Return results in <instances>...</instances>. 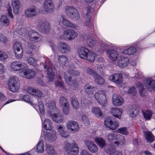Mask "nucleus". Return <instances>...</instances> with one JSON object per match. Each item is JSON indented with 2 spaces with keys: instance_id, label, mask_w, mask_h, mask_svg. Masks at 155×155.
<instances>
[{
  "instance_id": "obj_1",
  "label": "nucleus",
  "mask_w": 155,
  "mask_h": 155,
  "mask_svg": "<svg viewBox=\"0 0 155 155\" xmlns=\"http://www.w3.org/2000/svg\"><path fill=\"white\" fill-rule=\"evenodd\" d=\"M30 30L28 27L22 28L18 31L20 35L24 36L25 38L28 37L30 40L33 43H37L40 41L42 38V36L38 33L33 30Z\"/></svg>"
},
{
  "instance_id": "obj_2",
  "label": "nucleus",
  "mask_w": 155,
  "mask_h": 155,
  "mask_svg": "<svg viewBox=\"0 0 155 155\" xmlns=\"http://www.w3.org/2000/svg\"><path fill=\"white\" fill-rule=\"evenodd\" d=\"M70 74L74 76H78L80 74L79 71L72 69H68V71L64 72V78L66 82L71 86V88L73 90H76L79 86L78 84L76 79L71 80L70 76L68 77V75Z\"/></svg>"
},
{
  "instance_id": "obj_3",
  "label": "nucleus",
  "mask_w": 155,
  "mask_h": 155,
  "mask_svg": "<svg viewBox=\"0 0 155 155\" xmlns=\"http://www.w3.org/2000/svg\"><path fill=\"white\" fill-rule=\"evenodd\" d=\"M77 50L80 58L91 62H94L96 57L94 53L83 47H78Z\"/></svg>"
},
{
  "instance_id": "obj_4",
  "label": "nucleus",
  "mask_w": 155,
  "mask_h": 155,
  "mask_svg": "<svg viewBox=\"0 0 155 155\" xmlns=\"http://www.w3.org/2000/svg\"><path fill=\"white\" fill-rule=\"evenodd\" d=\"M66 15L70 18L74 20H78L80 15L76 8L72 6H67L65 9Z\"/></svg>"
},
{
  "instance_id": "obj_5",
  "label": "nucleus",
  "mask_w": 155,
  "mask_h": 155,
  "mask_svg": "<svg viewBox=\"0 0 155 155\" xmlns=\"http://www.w3.org/2000/svg\"><path fill=\"white\" fill-rule=\"evenodd\" d=\"M8 86L9 90L13 92H17L20 87L18 78L15 77L9 78L8 81Z\"/></svg>"
},
{
  "instance_id": "obj_6",
  "label": "nucleus",
  "mask_w": 155,
  "mask_h": 155,
  "mask_svg": "<svg viewBox=\"0 0 155 155\" xmlns=\"http://www.w3.org/2000/svg\"><path fill=\"white\" fill-rule=\"evenodd\" d=\"M64 149L70 155H76L78 152V145L75 143L72 144V147L70 144L67 142L64 143Z\"/></svg>"
},
{
  "instance_id": "obj_7",
  "label": "nucleus",
  "mask_w": 155,
  "mask_h": 155,
  "mask_svg": "<svg viewBox=\"0 0 155 155\" xmlns=\"http://www.w3.org/2000/svg\"><path fill=\"white\" fill-rule=\"evenodd\" d=\"M84 13L82 14V17L84 19L83 23V25L86 26H89L91 22V7L89 6H87L84 7Z\"/></svg>"
},
{
  "instance_id": "obj_8",
  "label": "nucleus",
  "mask_w": 155,
  "mask_h": 155,
  "mask_svg": "<svg viewBox=\"0 0 155 155\" xmlns=\"http://www.w3.org/2000/svg\"><path fill=\"white\" fill-rule=\"evenodd\" d=\"M43 6V7L39 10V12L42 14L51 12L54 8V5L51 0H45Z\"/></svg>"
},
{
  "instance_id": "obj_9",
  "label": "nucleus",
  "mask_w": 155,
  "mask_h": 155,
  "mask_svg": "<svg viewBox=\"0 0 155 155\" xmlns=\"http://www.w3.org/2000/svg\"><path fill=\"white\" fill-rule=\"evenodd\" d=\"M37 28L39 31L46 33L50 31V25L49 23L43 20L38 21Z\"/></svg>"
},
{
  "instance_id": "obj_10",
  "label": "nucleus",
  "mask_w": 155,
  "mask_h": 155,
  "mask_svg": "<svg viewBox=\"0 0 155 155\" xmlns=\"http://www.w3.org/2000/svg\"><path fill=\"white\" fill-rule=\"evenodd\" d=\"M105 92L104 91H100L96 93L94 95L96 100L102 107L105 106L107 102Z\"/></svg>"
},
{
  "instance_id": "obj_11",
  "label": "nucleus",
  "mask_w": 155,
  "mask_h": 155,
  "mask_svg": "<svg viewBox=\"0 0 155 155\" xmlns=\"http://www.w3.org/2000/svg\"><path fill=\"white\" fill-rule=\"evenodd\" d=\"M87 30L91 32L88 35L87 37V43L88 46L91 48L95 46L96 44V41L94 38L93 35L94 34V29L93 26L92 25L90 26V27L87 28Z\"/></svg>"
},
{
  "instance_id": "obj_12",
  "label": "nucleus",
  "mask_w": 155,
  "mask_h": 155,
  "mask_svg": "<svg viewBox=\"0 0 155 155\" xmlns=\"http://www.w3.org/2000/svg\"><path fill=\"white\" fill-rule=\"evenodd\" d=\"M21 45V43L16 42L13 46L15 57L18 59L21 58L23 56V50Z\"/></svg>"
},
{
  "instance_id": "obj_13",
  "label": "nucleus",
  "mask_w": 155,
  "mask_h": 155,
  "mask_svg": "<svg viewBox=\"0 0 155 155\" xmlns=\"http://www.w3.org/2000/svg\"><path fill=\"white\" fill-rule=\"evenodd\" d=\"M49 130L50 132L42 130L41 136V137L44 136L46 138L51 141H54L57 139L56 132L54 130Z\"/></svg>"
},
{
  "instance_id": "obj_14",
  "label": "nucleus",
  "mask_w": 155,
  "mask_h": 155,
  "mask_svg": "<svg viewBox=\"0 0 155 155\" xmlns=\"http://www.w3.org/2000/svg\"><path fill=\"white\" fill-rule=\"evenodd\" d=\"M10 67L14 71H22L23 69L27 67V65L25 64H22L20 61H15L11 63Z\"/></svg>"
},
{
  "instance_id": "obj_15",
  "label": "nucleus",
  "mask_w": 155,
  "mask_h": 155,
  "mask_svg": "<svg viewBox=\"0 0 155 155\" xmlns=\"http://www.w3.org/2000/svg\"><path fill=\"white\" fill-rule=\"evenodd\" d=\"M145 86L147 91H152V90H155V81L151 78L145 79L144 81Z\"/></svg>"
},
{
  "instance_id": "obj_16",
  "label": "nucleus",
  "mask_w": 155,
  "mask_h": 155,
  "mask_svg": "<svg viewBox=\"0 0 155 155\" xmlns=\"http://www.w3.org/2000/svg\"><path fill=\"white\" fill-rule=\"evenodd\" d=\"M60 105L63 107V113L66 115L68 114L69 112V105L67 101L64 97H61L59 102Z\"/></svg>"
},
{
  "instance_id": "obj_17",
  "label": "nucleus",
  "mask_w": 155,
  "mask_h": 155,
  "mask_svg": "<svg viewBox=\"0 0 155 155\" xmlns=\"http://www.w3.org/2000/svg\"><path fill=\"white\" fill-rule=\"evenodd\" d=\"M112 104L115 107L122 105L124 102L123 98L120 96L116 94L112 96Z\"/></svg>"
},
{
  "instance_id": "obj_18",
  "label": "nucleus",
  "mask_w": 155,
  "mask_h": 155,
  "mask_svg": "<svg viewBox=\"0 0 155 155\" xmlns=\"http://www.w3.org/2000/svg\"><path fill=\"white\" fill-rule=\"evenodd\" d=\"M78 35L77 33L74 31L72 29H68L64 31V38H66L69 40L74 39Z\"/></svg>"
},
{
  "instance_id": "obj_19",
  "label": "nucleus",
  "mask_w": 155,
  "mask_h": 155,
  "mask_svg": "<svg viewBox=\"0 0 155 155\" xmlns=\"http://www.w3.org/2000/svg\"><path fill=\"white\" fill-rule=\"evenodd\" d=\"M118 66L121 68H124L127 67L130 63L129 59L124 56L123 55H121V57L117 61Z\"/></svg>"
},
{
  "instance_id": "obj_20",
  "label": "nucleus",
  "mask_w": 155,
  "mask_h": 155,
  "mask_svg": "<svg viewBox=\"0 0 155 155\" xmlns=\"http://www.w3.org/2000/svg\"><path fill=\"white\" fill-rule=\"evenodd\" d=\"M109 79L118 84H121L123 81L122 75L119 74H114L110 76Z\"/></svg>"
},
{
  "instance_id": "obj_21",
  "label": "nucleus",
  "mask_w": 155,
  "mask_h": 155,
  "mask_svg": "<svg viewBox=\"0 0 155 155\" xmlns=\"http://www.w3.org/2000/svg\"><path fill=\"white\" fill-rule=\"evenodd\" d=\"M27 92L29 94L34 96L37 97L38 98L41 97L43 94L40 91L30 87H28L27 88Z\"/></svg>"
},
{
  "instance_id": "obj_22",
  "label": "nucleus",
  "mask_w": 155,
  "mask_h": 155,
  "mask_svg": "<svg viewBox=\"0 0 155 155\" xmlns=\"http://www.w3.org/2000/svg\"><path fill=\"white\" fill-rule=\"evenodd\" d=\"M67 127L71 130L72 132L75 133L78 131L79 128L78 124L74 121H69L67 124Z\"/></svg>"
},
{
  "instance_id": "obj_23",
  "label": "nucleus",
  "mask_w": 155,
  "mask_h": 155,
  "mask_svg": "<svg viewBox=\"0 0 155 155\" xmlns=\"http://www.w3.org/2000/svg\"><path fill=\"white\" fill-rule=\"evenodd\" d=\"M85 143L91 152L95 153L97 151V146L93 142L86 140L85 141Z\"/></svg>"
},
{
  "instance_id": "obj_24",
  "label": "nucleus",
  "mask_w": 155,
  "mask_h": 155,
  "mask_svg": "<svg viewBox=\"0 0 155 155\" xmlns=\"http://www.w3.org/2000/svg\"><path fill=\"white\" fill-rule=\"evenodd\" d=\"M110 112L114 117L120 119L122 114L123 110L119 108L113 107L110 109Z\"/></svg>"
},
{
  "instance_id": "obj_25",
  "label": "nucleus",
  "mask_w": 155,
  "mask_h": 155,
  "mask_svg": "<svg viewBox=\"0 0 155 155\" xmlns=\"http://www.w3.org/2000/svg\"><path fill=\"white\" fill-rule=\"evenodd\" d=\"M24 78L27 79L33 78L36 75V73L31 70L28 69L26 67L23 69Z\"/></svg>"
},
{
  "instance_id": "obj_26",
  "label": "nucleus",
  "mask_w": 155,
  "mask_h": 155,
  "mask_svg": "<svg viewBox=\"0 0 155 155\" xmlns=\"http://www.w3.org/2000/svg\"><path fill=\"white\" fill-rule=\"evenodd\" d=\"M84 88L86 94L88 95V97H90V95H91V97L92 95L93 96V93L95 91V88L87 84L84 86Z\"/></svg>"
},
{
  "instance_id": "obj_27",
  "label": "nucleus",
  "mask_w": 155,
  "mask_h": 155,
  "mask_svg": "<svg viewBox=\"0 0 155 155\" xmlns=\"http://www.w3.org/2000/svg\"><path fill=\"white\" fill-rule=\"evenodd\" d=\"M25 16L27 17H31L37 15L35 7H32L27 9L25 12Z\"/></svg>"
},
{
  "instance_id": "obj_28",
  "label": "nucleus",
  "mask_w": 155,
  "mask_h": 155,
  "mask_svg": "<svg viewBox=\"0 0 155 155\" xmlns=\"http://www.w3.org/2000/svg\"><path fill=\"white\" fill-rule=\"evenodd\" d=\"M20 3L19 0H12V5L13 8L14 14H18L19 12Z\"/></svg>"
},
{
  "instance_id": "obj_29",
  "label": "nucleus",
  "mask_w": 155,
  "mask_h": 155,
  "mask_svg": "<svg viewBox=\"0 0 155 155\" xmlns=\"http://www.w3.org/2000/svg\"><path fill=\"white\" fill-rule=\"evenodd\" d=\"M138 110L135 106H130L128 107V113L130 116L134 117L138 114Z\"/></svg>"
},
{
  "instance_id": "obj_30",
  "label": "nucleus",
  "mask_w": 155,
  "mask_h": 155,
  "mask_svg": "<svg viewBox=\"0 0 155 155\" xmlns=\"http://www.w3.org/2000/svg\"><path fill=\"white\" fill-rule=\"evenodd\" d=\"M59 50L62 54L65 53L67 51H69L71 48L66 43L61 42L60 44Z\"/></svg>"
},
{
  "instance_id": "obj_31",
  "label": "nucleus",
  "mask_w": 155,
  "mask_h": 155,
  "mask_svg": "<svg viewBox=\"0 0 155 155\" xmlns=\"http://www.w3.org/2000/svg\"><path fill=\"white\" fill-rule=\"evenodd\" d=\"M107 118V127L110 130H114L119 126V123L117 121L113 122L112 120H109Z\"/></svg>"
},
{
  "instance_id": "obj_32",
  "label": "nucleus",
  "mask_w": 155,
  "mask_h": 155,
  "mask_svg": "<svg viewBox=\"0 0 155 155\" xmlns=\"http://www.w3.org/2000/svg\"><path fill=\"white\" fill-rule=\"evenodd\" d=\"M144 134L146 140L148 142L152 143L154 141V136L151 132L149 131H145L144 132Z\"/></svg>"
},
{
  "instance_id": "obj_33",
  "label": "nucleus",
  "mask_w": 155,
  "mask_h": 155,
  "mask_svg": "<svg viewBox=\"0 0 155 155\" xmlns=\"http://www.w3.org/2000/svg\"><path fill=\"white\" fill-rule=\"evenodd\" d=\"M37 153H42L44 151V145L42 139H40L36 148Z\"/></svg>"
},
{
  "instance_id": "obj_34",
  "label": "nucleus",
  "mask_w": 155,
  "mask_h": 155,
  "mask_svg": "<svg viewBox=\"0 0 155 155\" xmlns=\"http://www.w3.org/2000/svg\"><path fill=\"white\" fill-rule=\"evenodd\" d=\"M47 77L49 82H52L54 79V74L51 68L48 67L47 69Z\"/></svg>"
},
{
  "instance_id": "obj_35",
  "label": "nucleus",
  "mask_w": 155,
  "mask_h": 155,
  "mask_svg": "<svg viewBox=\"0 0 155 155\" xmlns=\"http://www.w3.org/2000/svg\"><path fill=\"white\" fill-rule=\"evenodd\" d=\"M58 130L60 135L63 137L66 138L68 137V135L64 130V127L62 125H58L57 126Z\"/></svg>"
},
{
  "instance_id": "obj_36",
  "label": "nucleus",
  "mask_w": 155,
  "mask_h": 155,
  "mask_svg": "<svg viewBox=\"0 0 155 155\" xmlns=\"http://www.w3.org/2000/svg\"><path fill=\"white\" fill-rule=\"evenodd\" d=\"M42 126L46 130H50L52 127V124L49 119H45L43 123H42Z\"/></svg>"
},
{
  "instance_id": "obj_37",
  "label": "nucleus",
  "mask_w": 155,
  "mask_h": 155,
  "mask_svg": "<svg viewBox=\"0 0 155 155\" xmlns=\"http://www.w3.org/2000/svg\"><path fill=\"white\" fill-rule=\"evenodd\" d=\"M51 116L53 120L57 123H61L63 120V117L61 114H54Z\"/></svg>"
},
{
  "instance_id": "obj_38",
  "label": "nucleus",
  "mask_w": 155,
  "mask_h": 155,
  "mask_svg": "<svg viewBox=\"0 0 155 155\" xmlns=\"http://www.w3.org/2000/svg\"><path fill=\"white\" fill-rule=\"evenodd\" d=\"M94 140L97 144L101 148H103L105 145L106 141L102 138L96 137H95Z\"/></svg>"
},
{
  "instance_id": "obj_39",
  "label": "nucleus",
  "mask_w": 155,
  "mask_h": 155,
  "mask_svg": "<svg viewBox=\"0 0 155 155\" xmlns=\"http://www.w3.org/2000/svg\"><path fill=\"white\" fill-rule=\"evenodd\" d=\"M121 137H122V135L119 134H111L108 135L107 138H108L109 141L112 142L114 143V142H113L114 140L118 139Z\"/></svg>"
},
{
  "instance_id": "obj_40",
  "label": "nucleus",
  "mask_w": 155,
  "mask_h": 155,
  "mask_svg": "<svg viewBox=\"0 0 155 155\" xmlns=\"http://www.w3.org/2000/svg\"><path fill=\"white\" fill-rule=\"evenodd\" d=\"M61 17L62 19V24L64 25L69 27H71L74 28H76V27L75 25L72 24L71 22H70V21L64 18L63 16H61Z\"/></svg>"
},
{
  "instance_id": "obj_41",
  "label": "nucleus",
  "mask_w": 155,
  "mask_h": 155,
  "mask_svg": "<svg viewBox=\"0 0 155 155\" xmlns=\"http://www.w3.org/2000/svg\"><path fill=\"white\" fill-rule=\"evenodd\" d=\"M109 57L110 60L113 61H116L118 58V54L115 51L111 50L109 51Z\"/></svg>"
},
{
  "instance_id": "obj_42",
  "label": "nucleus",
  "mask_w": 155,
  "mask_h": 155,
  "mask_svg": "<svg viewBox=\"0 0 155 155\" xmlns=\"http://www.w3.org/2000/svg\"><path fill=\"white\" fill-rule=\"evenodd\" d=\"M59 63L62 66L66 64L68 62V60L66 56L61 55H60L58 57Z\"/></svg>"
},
{
  "instance_id": "obj_43",
  "label": "nucleus",
  "mask_w": 155,
  "mask_h": 155,
  "mask_svg": "<svg viewBox=\"0 0 155 155\" xmlns=\"http://www.w3.org/2000/svg\"><path fill=\"white\" fill-rule=\"evenodd\" d=\"M1 23L4 26H8L9 24V21L7 16L3 15L0 19Z\"/></svg>"
},
{
  "instance_id": "obj_44",
  "label": "nucleus",
  "mask_w": 155,
  "mask_h": 155,
  "mask_svg": "<svg viewBox=\"0 0 155 155\" xmlns=\"http://www.w3.org/2000/svg\"><path fill=\"white\" fill-rule=\"evenodd\" d=\"M136 51V48L135 47L131 46L128 49L124 50L122 55L124 54H127L128 55L132 54L134 53Z\"/></svg>"
},
{
  "instance_id": "obj_45",
  "label": "nucleus",
  "mask_w": 155,
  "mask_h": 155,
  "mask_svg": "<svg viewBox=\"0 0 155 155\" xmlns=\"http://www.w3.org/2000/svg\"><path fill=\"white\" fill-rule=\"evenodd\" d=\"M94 78L95 82L98 84H102L104 82V79L98 74H97L94 76Z\"/></svg>"
},
{
  "instance_id": "obj_46",
  "label": "nucleus",
  "mask_w": 155,
  "mask_h": 155,
  "mask_svg": "<svg viewBox=\"0 0 155 155\" xmlns=\"http://www.w3.org/2000/svg\"><path fill=\"white\" fill-rule=\"evenodd\" d=\"M137 86L139 90L140 95L142 97H144L145 95V91L144 89L143 85L139 82Z\"/></svg>"
},
{
  "instance_id": "obj_47",
  "label": "nucleus",
  "mask_w": 155,
  "mask_h": 155,
  "mask_svg": "<svg viewBox=\"0 0 155 155\" xmlns=\"http://www.w3.org/2000/svg\"><path fill=\"white\" fill-rule=\"evenodd\" d=\"M120 138L121 140L120 141L115 140L114 141V144L115 146H121L125 144V141L124 138L122 136Z\"/></svg>"
},
{
  "instance_id": "obj_48",
  "label": "nucleus",
  "mask_w": 155,
  "mask_h": 155,
  "mask_svg": "<svg viewBox=\"0 0 155 155\" xmlns=\"http://www.w3.org/2000/svg\"><path fill=\"white\" fill-rule=\"evenodd\" d=\"M92 112L97 117H103V115L101 112L100 108L97 107H94L92 110Z\"/></svg>"
},
{
  "instance_id": "obj_49",
  "label": "nucleus",
  "mask_w": 155,
  "mask_h": 155,
  "mask_svg": "<svg viewBox=\"0 0 155 155\" xmlns=\"http://www.w3.org/2000/svg\"><path fill=\"white\" fill-rule=\"evenodd\" d=\"M142 113L144 118L146 120H150L152 115V113L151 111L147 110L144 111H143Z\"/></svg>"
},
{
  "instance_id": "obj_50",
  "label": "nucleus",
  "mask_w": 155,
  "mask_h": 155,
  "mask_svg": "<svg viewBox=\"0 0 155 155\" xmlns=\"http://www.w3.org/2000/svg\"><path fill=\"white\" fill-rule=\"evenodd\" d=\"M38 107L39 108L40 113L41 114L43 115L45 111L43 103L41 101H39L38 100Z\"/></svg>"
},
{
  "instance_id": "obj_51",
  "label": "nucleus",
  "mask_w": 155,
  "mask_h": 155,
  "mask_svg": "<svg viewBox=\"0 0 155 155\" xmlns=\"http://www.w3.org/2000/svg\"><path fill=\"white\" fill-rule=\"evenodd\" d=\"M71 100L73 108L74 109H78L79 106L78 101L76 100L73 98H72Z\"/></svg>"
},
{
  "instance_id": "obj_52",
  "label": "nucleus",
  "mask_w": 155,
  "mask_h": 155,
  "mask_svg": "<svg viewBox=\"0 0 155 155\" xmlns=\"http://www.w3.org/2000/svg\"><path fill=\"white\" fill-rule=\"evenodd\" d=\"M116 132L117 133L124 135H128L129 134V132L127 130V127H126L119 128L116 131Z\"/></svg>"
},
{
  "instance_id": "obj_53",
  "label": "nucleus",
  "mask_w": 155,
  "mask_h": 155,
  "mask_svg": "<svg viewBox=\"0 0 155 155\" xmlns=\"http://www.w3.org/2000/svg\"><path fill=\"white\" fill-rule=\"evenodd\" d=\"M27 61L29 64L34 66H35L37 64L36 59L32 57H30L28 58Z\"/></svg>"
},
{
  "instance_id": "obj_54",
  "label": "nucleus",
  "mask_w": 155,
  "mask_h": 155,
  "mask_svg": "<svg viewBox=\"0 0 155 155\" xmlns=\"http://www.w3.org/2000/svg\"><path fill=\"white\" fill-rule=\"evenodd\" d=\"M23 101L28 103L30 105L32 104V102L30 99V96L28 95L25 94L24 95L22 98Z\"/></svg>"
},
{
  "instance_id": "obj_55",
  "label": "nucleus",
  "mask_w": 155,
  "mask_h": 155,
  "mask_svg": "<svg viewBox=\"0 0 155 155\" xmlns=\"http://www.w3.org/2000/svg\"><path fill=\"white\" fill-rule=\"evenodd\" d=\"M109 151L110 153L109 155H123L121 153L116 151L115 148H110Z\"/></svg>"
},
{
  "instance_id": "obj_56",
  "label": "nucleus",
  "mask_w": 155,
  "mask_h": 155,
  "mask_svg": "<svg viewBox=\"0 0 155 155\" xmlns=\"http://www.w3.org/2000/svg\"><path fill=\"white\" fill-rule=\"evenodd\" d=\"M7 54L3 51H0V60L4 61L8 58Z\"/></svg>"
},
{
  "instance_id": "obj_57",
  "label": "nucleus",
  "mask_w": 155,
  "mask_h": 155,
  "mask_svg": "<svg viewBox=\"0 0 155 155\" xmlns=\"http://www.w3.org/2000/svg\"><path fill=\"white\" fill-rule=\"evenodd\" d=\"M83 122L86 126H88L90 124V122L87 117L86 115H83L82 117Z\"/></svg>"
},
{
  "instance_id": "obj_58",
  "label": "nucleus",
  "mask_w": 155,
  "mask_h": 155,
  "mask_svg": "<svg viewBox=\"0 0 155 155\" xmlns=\"http://www.w3.org/2000/svg\"><path fill=\"white\" fill-rule=\"evenodd\" d=\"M87 74L93 76L94 77L97 74L93 69L90 68L87 69Z\"/></svg>"
},
{
  "instance_id": "obj_59",
  "label": "nucleus",
  "mask_w": 155,
  "mask_h": 155,
  "mask_svg": "<svg viewBox=\"0 0 155 155\" xmlns=\"http://www.w3.org/2000/svg\"><path fill=\"white\" fill-rule=\"evenodd\" d=\"M55 86L56 87H61L63 89H64V86L63 83L59 81H56L55 83Z\"/></svg>"
},
{
  "instance_id": "obj_60",
  "label": "nucleus",
  "mask_w": 155,
  "mask_h": 155,
  "mask_svg": "<svg viewBox=\"0 0 155 155\" xmlns=\"http://www.w3.org/2000/svg\"><path fill=\"white\" fill-rule=\"evenodd\" d=\"M86 100L84 97H82L81 99V105L82 107H85L88 105V103L86 102Z\"/></svg>"
},
{
  "instance_id": "obj_61",
  "label": "nucleus",
  "mask_w": 155,
  "mask_h": 155,
  "mask_svg": "<svg viewBox=\"0 0 155 155\" xmlns=\"http://www.w3.org/2000/svg\"><path fill=\"white\" fill-rule=\"evenodd\" d=\"M47 106L49 108L53 109L56 107V104L53 101H51L48 104Z\"/></svg>"
},
{
  "instance_id": "obj_62",
  "label": "nucleus",
  "mask_w": 155,
  "mask_h": 155,
  "mask_svg": "<svg viewBox=\"0 0 155 155\" xmlns=\"http://www.w3.org/2000/svg\"><path fill=\"white\" fill-rule=\"evenodd\" d=\"M7 39L2 34L0 33V41L5 43L6 42Z\"/></svg>"
},
{
  "instance_id": "obj_63",
  "label": "nucleus",
  "mask_w": 155,
  "mask_h": 155,
  "mask_svg": "<svg viewBox=\"0 0 155 155\" xmlns=\"http://www.w3.org/2000/svg\"><path fill=\"white\" fill-rule=\"evenodd\" d=\"M7 9L9 17L12 18H13V15L12 12V9L11 6H9L8 7H7Z\"/></svg>"
},
{
  "instance_id": "obj_64",
  "label": "nucleus",
  "mask_w": 155,
  "mask_h": 155,
  "mask_svg": "<svg viewBox=\"0 0 155 155\" xmlns=\"http://www.w3.org/2000/svg\"><path fill=\"white\" fill-rule=\"evenodd\" d=\"M7 9L9 17L12 18H13V15L12 12V9L11 6H9L8 7H7Z\"/></svg>"
}]
</instances>
